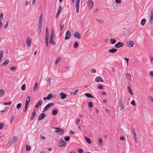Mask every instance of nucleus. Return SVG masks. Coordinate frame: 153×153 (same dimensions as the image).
Masks as SVG:
<instances>
[{"label": "nucleus", "instance_id": "obj_64", "mask_svg": "<svg viewBox=\"0 0 153 153\" xmlns=\"http://www.w3.org/2000/svg\"><path fill=\"white\" fill-rule=\"evenodd\" d=\"M149 98L152 101H153V98L151 96H149Z\"/></svg>", "mask_w": 153, "mask_h": 153}, {"label": "nucleus", "instance_id": "obj_15", "mask_svg": "<svg viewBox=\"0 0 153 153\" xmlns=\"http://www.w3.org/2000/svg\"><path fill=\"white\" fill-rule=\"evenodd\" d=\"M59 96L62 100L65 98L67 97L66 94L63 93H61L59 94Z\"/></svg>", "mask_w": 153, "mask_h": 153}, {"label": "nucleus", "instance_id": "obj_13", "mask_svg": "<svg viewBox=\"0 0 153 153\" xmlns=\"http://www.w3.org/2000/svg\"><path fill=\"white\" fill-rule=\"evenodd\" d=\"M59 143L61 144L59 146L61 147L62 146H65L66 145V142L64 141L63 139H61Z\"/></svg>", "mask_w": 153, "mask_h": 153}, {"label": "nucleus", "instance_id": "obj_21", "mask_svg": "<svg viewBox=\"0 0 153 153\" xmlns=\"http://www.w3.org/2000/svg\"><path fill=\"white\" fill-rule=\"evenodd\" d=\"M9 61L8 59H6L4 62L1 64V65L2 66H4L7 65L9 63Z\"/></svg>", "mask_w": 153, "mask_h": 153}, {"label": "nucleus", "instance_id": "obj_3", "mask_svg": "<svg viewBox=\"0 0 153 153\" xmlns=\"http://www.w3.org/2000/svg\"><path fill=\"white\" fill-rule=\"evenodd\" d=\"M54 105V103H50L48 104L44 108V109L42 111V112H45L48 110L50 108L53 106Z\"/></svg>", "mask_w": 153, "mask_h": 153}, {"label": "nucleus", "instance_id": "obj_52", "mask_svg": "<svg viewBox=\"0 0 153 153\" xmlns=\"http://www.w3.org/2000/svg\"><path fill=\"white\" fill-rule=\"evenodd\" d=\"M46 41V45L47 46H48L49 39H45Z\"/></svg>", "mask_w": 153, "mask_h": 153}, {"label": "nucleus", "instance_id": "obj_59", "mask_svg": "<svg viewBox=\"0 0 153 153\" xmlns=\"http://www.w3.org/2000/svg\"><path fill=\"white\" fill-rule=\"evenodd\" d=\"M117 4H120L121 3V0H115Z\"/></svg>", "mask_w": 153, "mask_h": 153}, {"label": "nucleus", "instance_id": "obj_53", "mask_svg": "<svg viewBox=\"0 0 153 153\" xmlns=\"http://www.w3.org/2000/svg\"><path fill=\"white\" fill-rule=\"evenodd\" d=\"M3 13H1L0 16V20H2L3 19Z\"/></svg>", "mask_w": 153, "mask_h": 153}, {"label": "nucleus", "instance_id": "obj_25", "mask_svg": "<svg viewBox=\"0 0 153 153\" xmlns=\"http://www.w3.org/2000/svg\"><path fill=\"white\" fill-rule=\"evenodd\" d=\"M98 144L100 146H102L103 145L102 141L101 138H99L98 141Z\"/></svg>", "mask_w": 153, "mask_h": 153}, {"label": "nucleus", "instance_id": "obj_8", "mask_svg": "<svg viewBox=\"0 0 153 153\" xmlns=\"http://www.w3.org/2000/svg\"><path fill=\"white\" fill-rule=\"evenodd\" d=\"M66 36L65 38V40H67L69 39L71 37V34L69 30H67L65 33Z\"/></svg>", "mask_w": 153, "mask_h": 153}, {"label": "nucleus", "instance_id": "obj_43", "mask_svg": "<svg viewBox=\"0 0 153 153\" xmlns=\"http://www.w3.org/2000/svg\"><path fill=\"white\" fill-rule=\"evenodd\" d=\"M22 104L19 103L16 105V108L18 109H19L21 107Z\"/></svg>", "mask_w": 153, "mask_h": 153}, {"label": "nucleus", "instance_id": "obj_23", "mask_svg": "<svg viewBox=\"0 0 153 153\" xmlns=\"http://www.w3.org/2000/svg\"><path fill=\"white\" fill-rule=\"evenodd\" d=\"M59 26L60 27V33H61L62 31L64 29V25H63L62 24V22H61L60 23Z\"/></svg>", "mask_w": 153, "mask_h": 153}, {"label": "nucleus", "instance_id": "obj_62", "mask_svg": "<svg viewBox=\"0 0 153 153\" xmlns=\"http://www.w3.org/2000/svg\"><path fill=\"white\" fill-rule=\"evenodd\" d=\"M15 69H16L14 67H12L10 68V70L12 71H14L15 70Z\"/></svg>", "mask_w": 153, "mask_h": 153}, {"label": "nucleus", "instance_id": "obj_11", "mask_svg": "<svg viewBox=\"0 0 153 153\" xmlns=\"http://www.w3.org/2000/svg\"><path fill=\"white\" fill-rule=\"evenodd\" d=\"M134 44V42L132 41H129L127 42V45L129 47H132Z\"/></svg>", "mask_w": 153, "mask_h": 153}, {"label": "nucleus", "instance_id": "obj_6", "mask_svg": "<svg viewBox=\"0 0 153 153\" xmlns=\"http://www.w3.org/2000/svg\"><path fill=\"white\" fill-rule=\"evenodd\" d=\"M131 132V133L133 134V137L134 138V140L135 143H137L136 134V132H135L134 129L133 128H132Z\"/></svg>", "mask_w": 153, "mask_h": 153}, {"label": "nucleus", "instance_id": "obj_55", "mask_svg": "<svg viewBox=\"0 0 153 153\" xmlns=\"http://www.w3.org/2000/svg\"><path fill=\"white\" fill-rule=\"evenodd\" d=\"M36 0H32V4L33 5H34L36 3Z\"/></svg>", "mask_w": 153, "mask_h": 153}, {"label": "nucleus", "instance_id": "obj_34", "mask_svg": "<svg viewBox=\"0 0 153 153\" xmlns=\"http://www.w3.org/2000/svg\"><path fill=\"white\" fill-rule=\"evenodd\" d=\"M53 96L52 94H49L47 96V98L48 100H50L51 98L53 97Z\"/></svg>", "mask_w": 153, "mask_h": 153}, {"label": "nucleus", "instance_id": "obj_17", "mask_svg": "<svg viewBox=\"0 0 153 153\" xmlns=\"http://www.w3.org/2000/svg\"><path fill=\"white\" fill-rule=\"evenodd\" d=\"M42 103V100H39L38 101V102L36 104V105L35 106V108H37L39 107V106L41 105Z\"/></svg>", "mask_w": 153, "mask_h": 153}, {"label": "nucleus", "instance_id": "obj_27", "mask_svg": "<svg viewBox=\"0 0 153 153\" xmlns=\"http://www.w3.org/2000/svg\"><path fill=\"white\" fill-rule=\"evenodd\" d=\"M5 24L4 25V29H6L8 27V25L9 24V21L7 20L5 21Z\"/></svg>", "mask_w": 153, "mask_h": 153}, {"label": "nucleus", "instance_id": "obj_9", "mask_svg": "<svg viewBox=\"0 0 153 153\" xmlns=\"http://www.w3.org/2000/svg\"><path fill=\"white\" fill-rule=\"evenodd\" d=\"M124 45V44L120 42H118L115 45V47L117 48H119L122 47H123Z\"/></svg>", "mask_w": 153, "mask_h": 153}, {"label": "nucleus", "instance_id": "obj_1", "mask_svg": "<svg viewBox=\"0 0 153 153\" xmlns=\"http://www.w3.org/2000/svg\"><path fill=\"white\" fill-rule=\"evenodd\" d=\"M42 16V14L41 13L40 14V16L39 18V21L38 24V30L39 33H40L41 32L42 23L43 20Z\"/></svg>", "mask_w": 153, "mask_h": 153}, {"label": "nucleus", "instance_id": "obj_63", "mask_svg": "<svg viewBox=\"0 0 153 153\" xmlns=\"http://www.w3.org/2000/svg\"><path fill=\"white\" fill-rule=\"evenodd\" d=\"M78 152L79 153H82L83 152V151L82 149H78Z\"/></svg>", "mask_w": 153, "mask_h": 153}, {"label": "nucleus", "instance_id": "obj_31", "mask_svg": "<svg viewBox=\"0 0 153 153\" xmlns=\"http://www.w3.org/2000/svg\"><path fill=\"white\" fill-rule=\"evenodd\" d=\"M85 139L86 142L89 144H91V141L90 139L87 137H85Z\"/></svg>", "mask_w": 153, "mask_h": 153}, {"label": "nucleus", "instance_id": "obj_45", "mask_svg": "<svg viewBox=\"0 0 153 153\" xmlns=\"http://www.w3.org/2000/svg\"><path fill=\"white\" fill-rule=\"evenodd\" d=\"M25 86L26 85L25 84H24L22 85L21 87V89L23 91H24L25 89Z\"/></svg>", "mask_w": 153, "mask_h": 153}, {"label": "nucleus", "instance_id": "obj_16", "mask_svg": "<svg viewBox=\"0 0 153 153\" xmlns=\"http://www.w3.org/2000/svg\"><path fill=\"white\" fill-rule=\"evenodd\" d=\"M95 81L96 82H103L102 78L100 76H98L96 77L95 79Z\"/></svg>", "mask_w": 153, "mask_h": 153}, {"label": "nucleus", "instance_id": "obj_24", "mask_svg": "<svg viewBox=\"0 0 153 153\" xmlns=\"http://www.w3.org/2000/svg\"><path fill=\"white\" fill-rule=\"evenodd\" d=\"M125 76L128 80H131V76L129 74L126 73V74Z\"/></svg>", "mask_w": 153, "mask_h": 153}, {"label": "nucleus", "instance_id": "obj_10", "mask_svg": "<svg viewBox=\"0 0 153 153\" xmlns=\"http://www.w3.org/2000/svg\"><path fill=\"white\" fill-rule=\"evenodd\" d=\"M26 42L28 47H29L31 43V40L30 37H27L26 39Z\"/></svg>", "mask_w": 153, "mask_h": 153}, {"label": "nucleus", "instance_id": "obj_19", "mask_svg": "<svg viewBox=\"0 0 153 153\" xmlns=\"http://www.w3.org/2000/svg\"><path fill=\"white\" fill-rule=\"evenodd\" d=\"M117 51V50L116 48H112L108 51L110 53H114Z\"/></svg>", "mask_w": 153, "mask_h": 153}, {"label": "nucleus", "instance_id": "obj_48", "mask_svg": "<svg viewBox=\"0 0 153 153\" xmlns=\"http://www.w3.org/2000/svg\"><path fill=\"white\" fill-rule=\"evenodd\" d=\"M78 45V43L77 42H76L74 44V48H76Z\"/></svg>", "mask_w": 153, "mask_h": 153}, {"label": "nucleus", "instance_id": "obj_28", "mask_svg": "<svg viewBox=\"0 0 153 153\" xmlns=\"http://www.w3.org/2000/svg\"><path fill=\"white\" fill-rule=\"evenodd\" d=\"M38 87V83L36 82L35 83V86L34 87L33 90L34 91H36Z\"/></svg>", "mask_w": 153, "mask_h": 153}, {"label": "nucleus", "instance_id": "obj_58", "mask_svg": "<svg viewBox=\"0 0 153 153\" xmlns=\"http://www.w3.org/2000/svg\"><path fill=\"white\" fill-rule=\"evenodd\" d=\"M120 139L121 140H125V138L123 136H121L120 137Z\"/></svg>", "mask_w": 153, "mask_h": 153}, {"label": "nucleus", "instance_id": "obj_33", "mask_svg": "<svg viewBox=\"0 0 153 153\" xmlns=\"http://www.w3.org/2000/svg\"><path fill=\"white\" fill-rule=\"evenodd\" d=\"M111 43L112 44H115L116 42V40L114 39H111L110 40Z\"/></svg>", "mask_w": 153, "mask_h": 153}, {"label": "nucleus", "instance_id": "obj_39", "mask_svg": "<svg viewBox=\"0 0 153 153\" xmlns=\"http://www.w3.org/2000/svg\"><path fill=\"white\" fill-rule=\"evenodd\" d=\"M26 149L27 151H29L31 150V148L29 146L26 145Z\"/></svg>", "mask_w": 153, "mask_h": 153}, {"label": "nucleus", "instance_id": "obj_61", "mask_svg": "<svg viewBox=\"0 0 153 153\" xmlns=\"http://www.w3.org/2000/svg\"><path fill=\"white\" fill-rule=\"evenodd\" d=\"M96 70L95 69H92L91 70V72L92 73H95L96 72Z\"/></svg>", "mask_w": 153, "mask_h": 153}, {"label": "nucleus", "instance_id": "obj_46", "mask_svg": "<svg viewBox=\"0 0 153 153\" xmlns=\"http://www.w3.org/2000/svg\"><path fill=\"white\" fill-rule=\"evenodd\" d=\"M78 89L76 90L74 92H73V93H71V94H73L74 95H76V94L78 92Z\"/></svg>", "mask_w": 153, "mask_h": 153}, {"label": "nucleus", "instance_id": "obj_5", "mask_svg": "<svg viewBox=\"0 0 153 153\" xmlns=\"http://www.w3.org/2000/svg\"><path fill=\"white\" fill-rule=\"evenodd\" d=\"M80 0H76V8L77 13H78L79 11V3Z\"/></svg>", "mask_w": 153, "mask_h": 153}, {"label": "nucleus", "instance_id": "obj_4", "mask_svg": "<svg viewBox=\"0 0 153 153\" xmlns=\"http://www.w3.org/2000/svg\"><path fill=\"white\" fill-rule=\"evenodd\" d=\"M17 138L16 136H15L8 142V144L10 145H13L16 143L17 141Z\"/></svg>", "mask_w": 153, "mask_h": 153}, {"label": "nucleus", "instance_id": "obj_42", "mask_svg": "<svg viewBox=\"0 0 153 153\" xmlns=\"http://www.w3.org/2000/svg\"><path fill=\"white\" fill-rule=\"evenodd\" d=\"M61 58H58L56 60V61L55 62V64L57 65L58 64V63H59V62L60 61V60Z\"/></svg>", "mask_w": 153, "mask_h": 153}, {"label": "nucleus", "instance_id": "obj_56", "mask_svg": "<svg viewBox=\"0 0 153 153\" xmlns=\"http://www.w3.org/2000/svg\"><path fill=\"white\" fill-rule=\"evenodd\" d=\"M124 59H125L126 61V62H127V65H128V61H129V59L128 58H125L124 57Z\"/></svg>", "mask_w": 153, "mask_h": 153}, {"label": "nucleus", "instance_id": "obj_44", "mask_svg": "<svg viewBox=\"0 0 153 153\" xmlns=\"http://www.w3.org/2000/svg\"><path fill=\"white\" fill-rule=\"evenodd\" d=\"M11 104V102H8L6 103H3V105H10Z\"/></svg>", "mask_w": 153, "mask_h": 153}, {"label": "nucleus", "instance_id": "obj_57", "mask_svg": "<svg viewBox=\"0 0 153 153\" xmlns=\"http://www.w3.org/2000/svg\"><path fill=\"white\" fill-rule=\"evenodd\" d=\"M4 125L3 123H0V129H2L3 126H4Z\"/></svg>", "mask_w": 153, "mask_h": 153}, {"label": "nucleus", "instance_id": "obj_29", "mask_svg": "<svg viewBox=\"0 0 153 153\" xmlns=\"http://www.w3.org/2000/svg\"><path fill=\"white\" fill-rule=\"evenodd\" d=\"M127 88L128 90V92L130 93L131 95L133 96V94L132 92V90L131 87H127Z\"/></svg>", "mask_w": 153, "mask_h": 153}, {"label": "nucleus", "instance_id": "obj_36", "mask_svg": "<svg viewBox=\"0 0 153 153\" xmlns=\"http://www.w3.org/2000/svg\"><path fill=\"white\" fill-rule=\"evenodd\" d=\"M57 113V111L56 109L53 110L52 112V115H56Z\"/></svg>", "mask_w": 153, "mask_h": 153}, {"label": "nucleus", "instance_id": "obj_32", "mask_svg": "<svg viewBox=\"0 0 153 153\" xmlns=\"http://www.w3.org/2000/svg\"><path fill=\"white\" fill-rule=\"evenodd\" d=\"M4 94V91L3 89L0 90V97H2Z\"/></svg>", "mask_w": 153, "mask_h": 153}, {"label": "nucleus", "instance_id": "obj_20", "mask_svg": "<svg viewBox=\"0 0 153 153\" xmlns=\"http://www.w3.org/2000/svg\"><path fill=\"white\" fill-rule=\"evenodd\" d=\"M53 38H50L49 40L50 42L49 43L50 44L55 45L56 44V43L55 42L53 41Z\"/></svg>", "mask_w": 153, "mask_h": 153}, {"label": "nucleus", "instance_id": "obj_18", "mask_svg": "<svg viewBox=\"0 0 153 153\" xmlns=\"http://www.w3.org/2000/svg\"><path fill=\"white\" fill-rule=\"evenodd\" d=\"M119 106L120 107V110H123L124 108V105L122 103L121 101H119Z\"/></svg>", "mask_w": 153, "mask_h": 153}, {"label": "nucleus", "instance_id": "obj_14", "mask_svg": "<svg viewBox=\"0 0 153 153\" xmlns=\"http://www.w3.org/2000/svg\"><path fill=\"white\" fill-rule=\"evenodd\" d=\"M74 36L77 38L80 39L81 38L80 34L78 32H76L74 34Z\"/></svg>", "mask_w": 153, "mask_h": 153}, {"label": "nucleus", "instance_id": "obj_50", "mask_svg": "<svg viewBox=\"0 0 153 153\" xmlns=\"http://www.w3.org/2000/svg\"><path fill=\"white\" fill-rule=\"evenodd\" d=\"M88 106L90 107H92L93 106L92 102H89L88 103Z\"/></svg>", "mask_w": 153, "mask_h": 153}, {"label": "nucleus", "instance_id": "obj_47", "mask_svg": "<svg viewBox=\"0 0 153 153\" xmlns=\"http://www.w3.org/2000/svg\"><path fill=\"white\" fill-rule=\"evenodd\" d=\"M62 9V7L61 6H60L59 7V8L58 9V12L57 13H58V14H59V13L60 12L61 10Z\"/></svg>", "mask_w": 153, "mask_h": 153}, {"label": "nucleus", "instance_id": "obj_37", "mask_svg": "<svg viewBox=\"0 0 153 153\" xmlns=\"http://www.w3.org/2000/svg\"><path fill=\"white\" fill-rule=\"evenodd\" d=\"M146 21V19H143L141 21V24L143 25H144L145 24Z\"/></svg>", "mask_w": 153, "mask_h": 153}, {"label": "nucleus", "instance_id": "obj_30", "mask_svg": "<svg viewBox=\"0 0 153 153\" xmlns=\"http://www.w3.org/2000/svg\"><path fill=\"white\" fill-rule=\"evenodd\" d=\"M96 20L97 22H98L99 23H100V24H102L104 22V21L103 20L100 19H99L96 18Z\"/></svg>", "mask_w": 153, "mask_h": 153}, {"label": "nucleus", "instance_id": "obj_35", "mask_svg": "<svg viewBox=\"0 0 153 153\" xmlns=\"http://www.w3.org/2000/svg\"><path fill=\"white\" fill-rule=\"evenodd\" d=\"M49 32L45 31V39H49Z\"/></svg>", "mask_w": 153, "mask_h": 153}, {"label": "nucleus", "instance_id": "obj_26", "mask_svg": "<svg viewBox=\"0 0 153 153\" xmlns=\"http://www.w3.org/2000/svg\"><path fill=\"white\" fill-rule=\"evenodd\" d=\"M153 20V15H151L150 19H149V23L150 25L152 23V21Z\"/></svg>", "mask_w": 153, "mask_h": 153}, {"label": "nucleus", "instance_id": "obj_40", "mask_svg": "<svg viewBox=\"0 0 153 153\" xmlns=\"http://www.w3.org/2000/svg\"><path fill=\"white\" fill-rule=\"evenodd\" d=\"M54 128L56 129V132L57 133H59L61 131V129L59 128H55L54 127Z\"/></svg>", "mask_w": 153, "mask_h": 153}, {"label": "nucleus", "instance_id": "obj_54", "mask_svg": "<svg viewBox=\"0 0 153 153\" xmlns=\"http://www.w3.org/2000/svg\"><path fill=\"white\" fill-rule=\"evenodd\" d=\"M36 114V113L35 110H34L32 114V116L34 117H35V115Z\"/></svg>", "mask_w": 153, "mask_h": 153}, {"label": "nucleus", "instance_id": "obj_22", "mask_svg": "<svg viewBox=\"0 0 153 153\" xmlns=\"http://www.w3.org/2000/svg\"><path fill=\"white\" fill-rule=\"evenodd\" d=\"M85 95L86 97H87L88 98H94L93 96L92 95H91V94H90L86 93H85Z\"/></svg>", "mask_w": 153, "mask_h": 153}, {"label": "nucleus", "instance_id": "obj_38", "mask_svg": "<svg viewBox=\"0 0 153 153\" xmlns=\"http://www.w3.org/2000/svg\"><path fill=\"white\" fill-rule=\"evenodd\" d=\"M3 51L2 50L0 51V61L1 60V59L3 57Z\"/></svg>", "mask_w": 153, "mask_h": 153}, {"label": "nucleus", "instance_id": "obj_12", "mask_svg": "<svg viewBox=\"0 0 153 153\" xmlns=\"http://www.w3.org/2000/svg\"><path fill=\"white\" fill-rule=\"evenodd\" d=\"M46 115L45 113H41L38 118V120L39 121L42 120L43 118L45 117Z\"/></svg>", "mask_w": 153, "mask_h": 153}, {"label": "nucleus", "instance_id": "obj_41", "mask_svg": "<svg viewBox=\"0 0 153 153\" xmlns=\"http://www.w3.org/2000/svg\"><path fill=\"white\" fill-rule=\"evenodd\" d=\"M53 30L52 29V31L51 32V33L50 35V38H54V33L53 31Z\"/></svg>", "mask_w": 153, "mask_h": 153}, {"label": "nucleus", "instance_id": "obj_49", "mask_svg": "<svg viewBox=\"0 0 153 153\" xmlns=\"http://www.w3.org/2000/svg\"><path fill=\"white\" fill-rule=\"evenodd\" d=\"M64 140L66 141H68L69 140L70 137L68 136L66 137H65Z\"/></svg>", "mask_w": 153, "mask_h": 153}, {"label": "nucleus", "instance_id": "obj_7", "mask_svg": "<svg viewBox=\"0 0 153 153\" xmlns=\"http://www.w3.org/2000/svg\"><path fill=\"white\" fill-rule=\"evenodd\" d=\"M87 4L88 8L90 9H91L93 6V2L92 0H88Z\"/></svg>", "mask_w": 153, "mask_h": 153}, {"label": "nucleus", "instance_id": "obj_60", "mask_svg": "<svg viewBox=\"0 0 153 153\" xmlns=\"http://www.w3.org/2000/svg\"><path fill=\"white\" fill-rule=\"evenodd\" d=\"M98 88L100 89H102V88H103L102 85H99L98 87Z\"/></svg>", "mask_w": 153, "mask_h": 153}, {"label": "nucleus", "instance_id": "obj_2", "mask_svg": "<svg viewBox=\"0 0 153 153\" xmlns=\"http://www.w3.org/2000/svg\"><path fill=\"white\" fill-rule=\"evenodd\" d=\"M30 96H28L27 98L25 104V107L24 109V111L26 112L28 108V105L29 103L30 100Z\"/></svg>", "mask_w": 153, "mask_h": 153}, {"label": "nucleus", "instance_id": "obj_51", "mask_svg": "<svg viewBox=\"0 0 153 153\" xmlns=\"http://www.w3.org/2000/svg\"><path fill=\"white\" fill-rule=\"evenodd\" d=\"M131 104L133 105L134 106L136 105V103L134 100H133L131 102Z\"/></svg>", "mask_w": 153, "mask_h": 153}]
</instances>
